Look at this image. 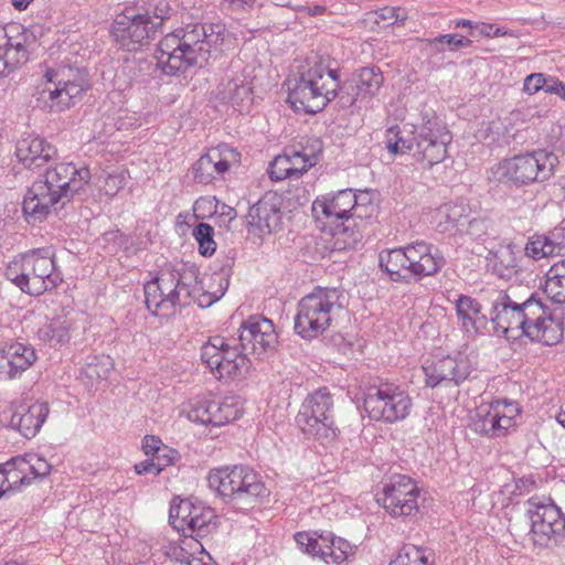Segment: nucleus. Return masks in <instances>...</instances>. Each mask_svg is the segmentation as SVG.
<instances>
[{
	"instance_id": "nucleus-8",
	"label": "nucleus",
	"mask_w": 565,
	"mask_h": 565,
	"mask_svg": "<svg viewBox=\"0 0 565 565\" xmlns=\"http://www.w3.org/2000/svg\"><path fill=\"white\" fill-rule=\"evenodd\" d=\"M4 275L30 296H41L63 280L55 268L54 253L49 247L35 248L14 257L7 265Z\"/></svg>"
},
{
	"instance_id": "nucleus-63",
	"label": "nucleus",
	"mask_w": 565,
	"mask_h": 565,
	"mask_svg": "<svg viewBox=\"0 0 565 565\" xmlns=\"http://www.w3.org/2000/svg\"><path fill=\"white\" fill-rule=\"evenodd\" d=\"M7 494H10V493H9V490L7 489V482H6L4 472L2 470V466L0 465V498L4 497Z\"/></svg>"
},
{
	"instance_id": "nucleus-3",
	"label": "nucleus",
	"mask_w": 565,
	"mask_h": 565,
	"mask_svg": "<svg viewBox=\"0 0 565 565\" xmlns=\"http://www.w3.org/2000/svg\"><path fill=\"white\" fill-rule=\"evenodd\" d=\"M226 31L222 24H189L164 35L158 44L157 66L168 76L202 66L213 51H222Z\"/></svg>"
},
{
	"instance_id": "nucleus-24",
	"label": "nucleus",
	"mask_w": 565,
	"mask_h": 565,
	"mask_svg": "<svg viewBox=\"0 0 565 565\" xmlns=\"http://www.w3.org/2000/svg\"><path fill=\"white\" fill-rule=\"evenodd\" d=\"M10 411L9 426L23 437L31 439L39 434L45 423L50 406L46 402L28 398L18 404H11Z\"/></svg>"
},
{
	"instance_id": "nucleus-36",
	"label": "nucleus",
	"mask_w": 565,
	"mask_h": 565,
	"mask_svg": "<svg viewBox=\"0 0 565 565\" xmlns=\"http://www.w3.org/2000/svg\"><path fill=\"white\" fill-rule=\"evenodd\" d=\"M216 515L214 510L198 503L194 514L190 518L188 535L191 537H205L216 529Z\"/></svg>"
},
{
	"instance_id": "nucleus-47",
	"label": "nucleus",
	"mask_w": 565,
	"mask_h": 565,
	"mask_svg": "<svg viewBox=\"0 0 565 565\" xmlns=\"http://www.w3.org/2000/svg\"><path fill=\"white\" fill-rule=\"evenodd\" d=\"M25 462L28 469L26 473L33 480L34 478H43L51 471V465L41 456L36 454H25L20 456Z\"/></svg>"
},
{
	"instance_id": "nucleus-15",
	"label": "nucleus",
	"mask_w": 565,
	"mask_h": 565,
	"mask_svg": "<svg viewBox=\"0 0 565 565\" xmlns=\"http://www.w3.org/2000/svg\"><path fill=\"white\" fill-rule=\"evenodd\" d=\"M413 402L408 393L394 383H381L369 388L364 397V408L374 420L396 423L405 419L412 411Z\"/></svg>"
},
{
	"instance_id": "nucleus-19",
	"label": "nucleus",
	"mask_w": 565,
	"mask_h": 565,
	"mask_svg": "<svg viewBox=\"0 0 565 565\" xmlns=\"http://www.w3.org/2000/svg\"><path fill=\"white\" fill-rule=\"evenodd\" d=\"M526 513L531 522L532 540L535 544L546 545L556 541L565 531V519L555 504L544 503L539 498L526 501Z\"/></svg>"
},
{
	"instance_id": "nucleus-45",
	"label": "nucleus",
	"mask_w": 565,
	"mask_h": 565,
	"mask_svg": "<svg viewBox=\"0 0 565 565\" xmlns=\"http://www.w3.org/2000/svg\"><path fill=\"white\" fill-rule=\"evenodd\" d=\"M551 244L546 234H535L529 238L525 245V255L533 259L555 256L551 250Z\"/></svg>"
},
{
	"instance_id": "nucleus-39",
	"label": "nucleus",
	"mask_w": 565,
	"mask_h": 565,
	"mask_svg": "<svg viewBox=\"0 0 565 565\" xmlns=\"http://www.w3.org/2000/svg\"><path fill=\"white\" fill-rule=\"evenodd\" d=\"M198 503H193L190 500H177L174 499L170 505L169 521L170 524L184 536L188 535V526L190 525V518L194 514Z\"/></svg>"
},
{
	"instance_id": "nucleus-20",
	"label": "nucleus",
	"mask_w": 565,
	"mask_h": 565,
	"mask_svg": "<svg viewBox=\"0 0 565 565\" xmlns=\"http://www.w3.org/2000/svg\"><path fill=\"white\" fill-rule=\"evenodd\" d=\"M427 387L452 388L460 386L472 373L468 359L459 355H447L426 361L423 366Z\"/></svg>"
},
{
	"instance_id": "nucleus-29",
	"label": "nucleus",
	"mask_w": 565,
	"mask_h": 565,
	"mask_svg": "<svg viewBox=\"0 0 565 565\" xmlns=\"http://www.w3.org/2000/svg\"><path fill=\"white\" fill-rule=\"evenodd\" d=\"M379 263L390 279L395 282H409L412 279L408 270V247L393 248L380 253Z\"/></svg>"
},
{
	"instance_id": "nucleus-59",
	"label": "nucleus",
	"mask_w": 565,
	"mask_h": 565,
	"mask_svg": "<svg viewBox=\"0 0 565 565\" xmlns=\"http://www.w3.org/2000/svg\"><path fill=\"white\" fill-rule=\"evenodd\" d=\"M481 35L487 38L513 35V32L505 28H497L490 23H481L479 26Z\"/></svg>"
},
{
	"instance_id": "nucleus-27",
	"label": "nucleus",
	"mask_w": 565,
	"mask_h": 565,
	"mask_svg": "<svg viewBox=\"0 0 565 565\" xmlns=\"http://www.w3.org/2000/svg\"><path fill=\"white\" fill-rule=\"evenodd\" d=\"M36 360L32 347L14 342L0 349V380H12L29 369Z\"/></svg>"
},
{
	"instance_id": "nucleus-61",
	"label": "nucleus",
	"mask_w": 565,
	"mask_h": 565,
	"mask_svg": "<svg viewBox=\"0 0 565 565\" xmlns=\"http://www.w3.org/2000/svg\"><path fill=\"white\" fill-rule=\"evenodd\" d=\"M545 93L555 94L565 100V85L555 77H548L546 82Z\"/></svg>"
},
{
	"instance_id": "nucleus-54",
	"label": "nucleus",
	"mask_w": 565,
	"mask_h": 565,
	"mask_svg": "<svg viewBox=\"0 0 565 565\" xmlns=\"http://www.w3.org/2000/svg\"><path fill=\"white\" fill-rule=\"evenodd\" d=\"M547 78L543 73L530 74L524 79L523 90L530 95L536 94L541 89L545 92Z\"/></svg>"
},
{
	"instance_id": "nucleus-49",
	"label": "nucleus",
	"mask_w": 565,
	"mask_h": 565,
	"mask_svg": "<svg viewBox=\"0 0 565 565\" xmlns=\"http://www.w3.org/2000/svg\"><path fill=\"white\" fill-rule=\"evenodd\" d=\"M114 369V362L110 356H96L93 362L88 363L85 373L90 379L106 380Z\"/></svg>"
},
{
	"instance_id": "nucleus-58",
	"label": "nucleus",
	"mask_w": 565,
	"mask_h": 565,
	"mask_svg": "<svg viewBox=\"0 0 565 565\" xmlns=\"http://www.w3.org/2000/svg\"><path fill=\"white\" fill-rule=\"evenodd\" d=\"M445 46L450 51H456L458 47H468L471 45V40L457 34H443L440 35Z\"/></svg>"
},
{
	"instance_id": "nucleus-46",
	"label": "nucleus",
	"mask_w": 565,
	"mask_h": 565,
	"mask_svg": "<svg viewBox=\"0 0 565 565\" xmlns=\"http://www.w3.org/2000/svg\"><path fill=\"white\" fill-rule=\"evenodd\" d=\"M268 173L269 178L274 181H281L285 179L294 180L292 168L290 166L287 149L284 153L275 157L269 166Z\"/></svg>"
},
{
	"instance_id": "nucleus-50",
	"label": "nucleus",
	"mask_w": 565,
	"mask_h": 565,
	"mask_svg": "<svg viewBox=\"0 0 565 565\" xmlns=\"http://www.w3.org/2000/svg\"><path fill=\"white\" fill-rule=\"evenodd\" d=\"M193 179L200 184H211L220 180L214 170L211 168L210 161L202 154L192 168Z\"/></svg>"
},
{
	"instance_id": "nucleus-30",
	"label": "nucleus",
	"mask_w": 565,
	"mask_h": 565,
	"mask_svg": "<svg viewBox=\"0 0 565 565\" xmlns=\"http://www.w3.org/2000/svg\"><path fill=\"white\" fill-rule=\"evenodd\" d=\"M321 151L322 145L319 139L307 140V146L300 143V148L291 147L287 149L294 180H298L317 164Z\"/></svg>"
},
{
	"instance_id": "nucleus-33",
	"label": "nucleus",
	"mask_w": 565,
	"mask_h": 565,
	"mask_svg": "<svg viewBox=\"0 0 565 565\" xmlns=\"http://www.w3.org/2000/svg\"><path fill=\"white\" fill-rule=\"evenodd\" d=\"M73 322L63 317H56L45 322L38 329V338L51 345L63 344L68 342Z\"/></svg>"
},
{
	"instance_id": "nucleus-42",
	"label": "nucleus",
	"mask_w": 565,
	"mask_h": 565,
	"mask_svg": "<svg viewBox=\"0 0 565 565\" xmlns=\"http://www.w3.org/2000/svg\"><path fill=\"white\" fill-rule=\"evenodd\" d=\"M211 397L190 401L186 417L190 422L204 426H212Z\"/></svg>"
},
{
	"instance_id": "nucleus-52",
	"label": "nucleus",
	"mask_w": 565,
	"mask_h": 565,
	"mask_svg": "<svg viewBox=\"0 0 565 565\" xmlns=\"http://www.w3.org/2000/svg\"><path fill=\"white\" fill-rule=\"evenodd\" d=\"M551 250H553L555 256L565 254V224H559L554 227L547 234Z\"/></svg>"
},
{
	"instance_id": "nucleus-41",
	"label": "nucleus",
	"mask_w": 565,
	"mask_h": 565,
	"mask_svg": "<svg viewBox=\"0 0 565 565\" xmlns=\"http://www.w3.org/2000/svg\"><path fill=\"white\" fill-rule=\"evenodd\" d=\"M146 18L149 24H154V32L161 26L162 22L170 18L171 7L168 0H147L145 2V12L139 13Z\"/></svg>"
},
{
	"instance_id": "nucleus-32",
	"label": "nucleus",
	"mask_w": 565,
	"mask_h": 565,
	"mask_svg": "<svg viewBox=\"0 0 565 565\" xmlns=\"http://www.w3.org/2000/svg\"><path fill=\"white\" fill-rule=\"evenodd\" d=\"M212 426H223L242 416V406L236 396L211 397Z\"/></svg>"
},
{
	"instance_id": "nucleus-4",
	"label": "nucleus",
	"mask_w": 565,
	"mask_h": 565,
	"mask_svg": "<svg viewBox=\"0 0 565 565\" xmlns=\"http://www.w3.org/2000/svg\"><path fill=\"white\" fill-rule=\"evenodd\" d=\"M143 290L147 309L154 316L168 315L177 306H186L192 301L206 308L223 295L206 291L199 268L186 264L174 270H163L148 281Z\"/></svg>"
},
{
	"instance_id": "nucleus-1",
	"label": "nucleus",
	"mask_w": 565,
	"mask_h": 565,
	"mask_svg": "<svg viewBox=\"0 0 565 565\" xmlns=\"http://www.w3.org/2000/svg\"><path fill=\"white\" fill-rule=\"evenodd\" d=\"M482 292L491 302V317L482 312V306L475 298L460 295L455 301L456 316L461 331L468 337L482 334L491 323L497 335L510 338L524 335L531 341L545 345L557 344L563 339V320L550 311L542 300L532 295L519 302L501 289L487 287Z\"/></svg>"
},
{
	"instance_id": "nucleus-53",
	"label": "nucleus",
	"mask_w": 565,
	"mask_h": 565,
	"mask_svg": "<svg viewBox=\"0 0 565 565\" xmlns=\"http://www.w3.org/2000/svg\"><path fill=\"white\" fill-rule=\"evenodd\" d=\"M125 185L126 177L124 172L109 173L104 180L103 190L106 195L115 196Z\"/></svg>"
},
{
	"instance_id": "nucleus-17",
	"label": "nucleus",
	"mask_w": 565,
	"mask_h": 565,
	"mask_svg": "<svg viewBox=\"0 0 565 565\" xmlns=\"http://www.w3.org/2000/svg\"><path fill=\"white\" fill-rule=\"evenodd\" d=\"M519 414L520 407L516 402L498 399L489 405L479 406L470 417L469 427L482 436L503 437L515 426Z\"/></svg>"
},
{
	"instance_id": "nucleus-31",
	"label": "nucleus",
	"mask_w": 565,
	"mask_h": 565,
	"mask_svg": "<svg viewBox=\"0 0 565 565\" xmlns=\"http://www.w3.org/2000/svg\"><path fill=\"white\" fill-rule=\"evenodd\" d=\"M204 156L210 161L212 170H214L220 180L224 179L225 173L231 168L237 167L241 162V153L228 145H220L212 148Z\"/></svg>"
},
{
	"instance_id": "nucleus-16",
	"label": "nucleus",
	"mask_w": 565,
	"mask_h": 565,
	"mask_svg": "<svg viewBox=\"0 0 565 565\" xmlns=\"http://www.w3.org/2000/svg\"><path fill=\"white\" fill-rule=\"evenodd\" d=\"M36 41L35 32L20 23L0 26V77L25 64Z\"/></svg>"
},
{
	"instance_id": "nucleus-23",
	"label": "nucleus",
	"mask_w": 565,
	"mask_h": 565,
	"mask_svg": "<svg viewBox=\"0 0 565 565\" xmlns=\"http://www.w3.org/2000/svg\"><path fill=\"white\" fill-rule=\"evenodd\" d=\"M154 24H149L139 13L126 10L118 14L111 25L115 41L127 51H136L154 35Z\"/></svg>"
},
{
	"instance_id": "nucleus-26",
	"label": "nucleus",
	"mask_w": 565,
	"mask_h": 565,
	"mask_svg": "<svg viewBox=\"0 0 565 565\" xmlns=\"http://www.w3.org/2000/svg\"><path fill=\"white\" fill-rule=\"evenodd\" d=\"M408 270L412 277L422 278L437 274L445 265V258L431 244L424 241L407 245Z\"/></svg>"
},
{
	"instance_id": "nucleus-62",
	"label": "nucleus",
	"mask_w": 565,
	"mask_h": 565,
	"mask_svg": "<svg viewBox=\"0 0 565 565\" xmlns=\"http://www.w3.org/2000/svg\"><path fill=\"white\" fill-rule=\"evenodd\" d=\"M235 10H248L252 9L256 0H224Z\"/></svg>"
},
{
	"instance_id": "nucleus-18",
	"label": "nucleus",
	"mask_w": 565,
	"mask_h": 565,
	"mask_svg": "<svg viewBox=\"0 0 565 565\" xmlns=\"http://www.w3.org/2000/svg\"><path fill=\"white\" fill-rule=\"evenodd\" d=\"M420 489L407 476H396L384 484L379 502L393 518H412L419 511Z\"/></svg>"
},
{
	"instance_id": "nucleus-7",
	"label": "nucleus",
	"mask_w": 565,
	"mask_h": 565,
	"mask_svg": "<svg viewBox=\"0 0 565 565\" xmlns=\"http://www.w3.org/2000/svg\"><path fill=\"white\" fill-rule=\"evenodd\" d=\"M374 211L367 192L356 194L351 189L318 196L312 203V212L318 220L324 218L333 226L334 236H344V243L355 242L358 233L355 220L370 217Z\"/></svg>"
},
{
	"instance_id": "nucleus-64",
	"label": "nucleus",
	"mask_w": 565,
	"mask_h": 565,
	"mask_svg": "<svg viewBox=\"0 0 565 565\" xmlns=\"http://www.w3.org/2000/svg\"><path fill=\"white\" fill-rule=\"evenodd\" d=\"M33 0H11L13 8L18 11L25 10Z\"/></svg>"
},
{
	"instance_id": "nucleus-57",
	"label": "nucleus",
	"mask_w": 565,
	"mask_h": 565,
	"mask_svg": "<svg viewBox=\"0 0 565 565\" xmlns=\"http://www.w3.org/2000/svg\"><path fill=\"white\" fill-rule=\"evenodd\" d=\"M164 444L153 435H147L142 440V450L147 458L151 459L158 455Z\"/></svg>"
},
{
	"instance_id": "nucleus-21",
	"label": "nucleus",
	"mask_w": 565,
	"mask_h": 565,
	"mask_svg": "<svg viewBox=\"0 0 565 565\" xmlns=\"http://www.w3.org/2000/svg\"><path fill=\"white\" fill-rule=\"evenodd\" d=\"M295 541L305 553L319 557L327 564L342 563L351 553L350 543L330 532L326 534L298 532Z\"/></svg>"
},
{
	"instance_id": "nucleus-13",
	"label": "nucleus",
	"mask_w": 565,
	"mask_h": 565,
	"mask_svg": "<svg viewBox=\"0 0 565 565\" xmlns=\"http://www.w3.org/2000/svg\"><path fill=\"white\" fill-rule=\"evenodd\" d=\"M296 423L305 435L317 440L329 441L335 438L333 398L328 388H318L305 398Z\"/></svg>"
},
{
	"instance_id": "nucleus-60",
	"label": "nucleus",
	"mask_w": 565,
	"mask_h": 565,
	"mask_svg": "<svg viewBox=\"0 0 565 565\" xmlns=\"http://www.w3.org/2000/svg\"><path fill=\"white\" fill-rule=\"evenodd\" d=\"M135 471L138 475L152 473L154 476L160 473V468L157 467L156 462L149 458L135 465Z\"/></svg>"
},
{
	"instance_id": "nucleus-2",
	"label": "nucleus",
	"mask_w": 565,
	"mask_h": 565,
	"mask_svg": "<svg viewBox=\"0 0 565 565\" xmlns=\"http://www.w3.org/2000/svg\"><path fill=\"white\" fill-rule=\"evenodd\" d=\"M241 351L222 337H213L201 348V360L217 380L234 381L245 377L252 366L248 354L262 359L275 349L277 333L271 320L252 316L239 328Z\"/></svg>"
},
{
	"instance_id": "nucleus-12",
	"label": "nucleus",
	"mask_w": 565,
	"mask_h": 565,
	"mask_svg": "<svg viewBox=\"0 0 565 565\" xmlns=\"http://www.w3.org/2000/svg\"><path fill=\"white\" fill-rule=\"evenodd\" d=\"M47 86L40 93L51 111H62L73 107L88 89L87 72L81 67L61 65L44 74Z\"/></svg>"
},
{
	"instance_id": "nucleus-48",
	"label": "nucleus",
	"mask_w": 565,
	"mask_h": 565,
	"mask_svg": "<svg viewBox=\"0 0 565 565\" xmlns=\"http://www.w3.org/2000/svg\"><path fill=\"white\" fill-rule=\"evenodd\" d=\"M386 147L394 154L405 153L408 150L414 151L415 142L401 137L398 126H393L386 130Z\"/></svg>"
},
{
	"instance_id": "nucleus-51",
	"label": "nucleus",
	"mask_w": 565,
	"mask_h": 565,
	"mask_svg": "<svg viewBox=\"0 0 565 565\" xmlns=\"http://www.w3.org/2000/svg\"><path fill=\"white\" fill-rule=\"evenodd\" d=\"M420 42L422 53L429 63H435L443 60L441 54L445 52L446 46L440 35L434 39H424Z\"/></svg>"
},
{
	"instance_id": "nucleus-34",
	"label": "nucleus",
	"mask_w": 565,
	"mask_h": 565,
	"mask_svg": "<svg viewBox=\"0 0 565 565\" xmlns=\"http://www.w3.org/2000/svg\"><path fill=\"white\" fill-rule=\"evenodd\" d=\"M218 94L223 102L233 106H244L252 100V88L243 76H235L223 83Z\"/></svg>"
},
{
	"instance_id": "nucleus-38",
	"label": "nucleus",
	"mask_w": 565,
	"mask_h": 565,
	"mask_svg": "<svg viewBox=\"0 0 565 565\" xmlns=\"http://www.w3.org/2000/svg\"><path fill=\"white\" fill-rule=\"evenodd\" d=\"M433 552L429 548L405 544L388 565H433Z\"/></svg>"
},
{
	"instance_id": "nucleus-22",
	"label": "nucleus",
	"mask_w": 565,
	"mask_h": 565,
	"mask_svg": "<svg viewBox=\"0 0 565 565\" xmlns=\"http://www.w3.org/2000/svg\"><path fill=\"white\" fill-rule=\"evenodd\" d=\"M282 211L275 194H266L253 204L246 215L249 235L264 239L281 228Z\"/></svg>"
},
{
	"instance_id": "nucleus-43",
	"label": "nucleus",
	"mask_w": 565,
	"mask_h": 565,
	"mask_svg": "<svg viewBox=\"0 0 565 565\" xmlns=\"http://www.w3.org/2000/svg\"><path fill=\"white\" fill-rule=\"evenodd\" d=\"M467 209L462 203H447L439 209V215L445 218L448 226L446 230L456 228L463 232L467 218Z\"/></svg>"
},
{
	"instance_id": "nucleus-25",
	"label": "nucleus",
	"mask_w": 565,
	"mask_h": 565,
	"mask_svg": "<svg viewBox=\"0 0 565 565\" xmlns=\"http://www.w3.org/2000/svg\"><path fill=\"white\" fill-rule=\"evenodd\" d=\"M384 78L379 67H363L355 72L349 83L341 85L340 103L352 106L358 99H371L380 90Z\"/></svg>"
},
{
	"instance_id": "nucleus-5",
	"label": "nucleus",
	"mask_w": 565,
	"mask_h": 565,
	"mask_svg": "<svg viewBox=\"0 0 565 565\" xmlns=\"http://www.w3.org/2000/svg\"><path fill=\"white\" fill-rule=\"evenodd\" d=\"M90 171L74 163H57L47 169L29 188L23 212L34 222H42L56 210L57 204L64 206L89 182Z\"/></svg>"
},
{
	"instance_id": "nucleus-40",
	"label": "nucleus",
	"mask_w": 565,
	"mask_h": 565,
	"mask_svg": "<svg viewBox=\"0 0 565 565\" xmlns=\"http://www.w3.org/2000/svg\"><path fill=\"white\" fill-rule=\"evenodd\" d=\"M544 294L556 303H565V274L555 264L545 274Z\"/></svg>"
},
{
	"instance_id": "nucleus-6",
	"label": "nucleus",
	"mask_w": 565,
	"mask_h": 565,
	"mask_svg": "<svg viewBox=\"0 0 565 565\" xmlns=\"http://www.w3.org/2000/svg\"><path fill=\"white\" fill-rule=\"evenodd\" d=\"M340 89L339 71L330 67L328 58L316 56L300 71L287 100L296 111L317 114L340 99Z\"/></svg>"
},
{
	"instance_id": "nucleus-44",
	"label": "nucleus",
	"mask_w": 565,
	"mask_h": 565,
	"mask_svg": "<svg viewBox=\"0 0 565 565\" xmlns=\"http://www.w3.org/2000/svg\"><path fill=\"white\" fill-rule=\"evenodd\" d=\"M199 244V250L203 256H211L216 250V243L213 238L214 228L207 223H199L192 233Z\"/></svg>"
},
{
	"instance_id": "nucleus-37",
	"label": "nucleus",
	"mask_w": 565,
	"mask_h": 565,
	"mask_svg": "<svg viewBox=\"0 0 565 565\" xmlns=\"http://www.w3.org/2000/svg\"><path fill=\"white\" fill-rule=\"evenodd\" d=\"M4 472L7 489L9 493L19 491L23 486L31 483V478L28 476L25 462L19 457H14L7 462L2 463Z\"/></svg>"
},
{
	"instance_id": "nucleus-28",
	"label": "nucleus",
	"mask_w": 565,
	"mask_h": 565,
	"mask_svg": "<svg viewBox=\"0 0 565 565\" xmlns=\"http://www.w3.org/2000/svg\"><path fill=\"white\" fill-rule=\"evenodd\" d=\"M56 152L53 145L39 136L32 135L20 139L15 149L18 160L29 169L42 167L54 159Z\"/></svg>"
},
{
	"instance_id": "nucleus-11",
	"label": "nucleus",
	"mask_w": 565,
	"mask_h": 565,
	"mask_svg": "<svg viewBox=\"0 0 565 565\" xmlns=\"http://www.w3.org/2000/svg\"><path fill=\"white\" fill-rule=\"evenodd\" d=\"M557 164L553 152L536 150L504 159L491 172L497 181L520 186L548 180Z\"/></svg>"
},
{
	"instance_id": "nucleus-14",
	"label": "nucleus",
	"mask_w": 565,
	"mask_h": 565,
	"mask_svg": "<svg viewBox=\"0 0 565 565\" xmlns=\"http://www.w3.org/2000/svg\"><path fill=\"white\" fill-rule=\"evenodd\" d=\"M412 134L415 142L413 156L417 161L430 168L448 157L452 136L435 113H423L420 124L414 126Z\"/></svg>"
},
{
	"instance_id": "nucleus-10",
	"label": "nucleus",
	"mask_w": 565,
	"mask_h": 565,
	"mask_svg": "<svg viewBox=\"0 0 565 565\" xmlns=\"http://www.w3.org/2000/svg\"><path fill=\"white\" fill-rule=\"evenodd\" d=\"M342 292L337 288L317 287L301 298L295 317V332L305 340L321 335L342 308Z\"/></svg>"
},
{
	"instance_id": "nucleus-55",
	"label": "nucleus",
	"mask_w": 565,
	"mask_h": 565,
	"mask_svg": "<svg viewBox=\"0 0 565 565\" xmlns=\"http://www.w3.org/2000/svg\"><path fill=\"white\" fill-rule=\"evenodd\" d=\"M179 458L180 455L178 450L164 445L158 455L151 458V460L156 462L161 472L166 467L173 465Z\"/></svg>"
},
{
	"instance_id": "nucleus-9",
	"label": "nucleus",
	"mask_w": 565,
	"mask_h": 565,
	"mask_svg": "<svg viewBox=\"0 0 565 565\" xmlns=\"http://www.w3.org/2000/svg\"><path fill=\"white\" fill-rule=\"evenodd\" d=\"M209 486L236 510L248 511L268 495L259 476L249 467H222L210 471Z\"/></svg>"
},
{
	"instance_id": "nucleus-35",
	"label": "nucleus",
	"mask_w": 565,
	"mask_h": 565,
	"mask_svg": "<svg viewBox=\"0 0 565 565\" xmlns=\"http://www.w3.org/2000/svg\"><path fill=\"white\" fill-rule=\"evenodd\" d=\"M490 262L493 273L502 279L509 280L519 271L518 257L512 245L500 246Z\"/></svg>"
},
{
	"instance_id": "nucleus-56",
	"label": "nucleus",
	"mask_w": 565,
	"mask_h": 565,
	"mask_svg": "<svg viewBox=\"0 0 565 565\" xmlns=\"http://www.w3.org/2000/svg\"><path fill=\"white\" fill-rule=\"evenodd\" d=\"M488 231V221L482 217H473L466 222L463 227V232L473 237V238H482Z\"/></svg>"
}]
</instances>
